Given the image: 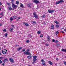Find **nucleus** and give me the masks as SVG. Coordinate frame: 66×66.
I'll list each match as a JSON object with an SVG mask.
<instances>
[{"mask_svg": "<svg viewBox=\"0 0 66 66\" xmlns=\"http://www.w3.org/2000/svg\"><path fill=\"white\" fill-rule=\"evenodd\" d=\"M13 18L14 19H16L17 18V16L15 15L13 16Z\"/></svg>", "mask_w": 66, "mask_h": 66, "instance_id": "obj_20", "label": "nucleus"}, {"mask_svg": "<svg viewBox=\"0 0 66 66\" xmlns=\"http://www.w3.org/2000/svg\"><path fill=\"white\" fill-rule=\"evenodd\" d=\"M40 37H43V34L41 35H40Z\"/></svg>", "mask_w": 66, "mask_h": 66, "instance_id": "obj_37", "label": "nucleus"}, {"mask_svg": "<svg viewBox=\"0 0 66 66\" xmlns=\"http://www.w3.org/2000/svg\"><path fill=\"white\" fill-rule=\"evenodd\" d=\"M47 41H50V37L49 36H48L47 37Z\"/></svg>", "mask_w": 66, "mask_h": 66, "instance_id": "obj_12", "label": "nucleus"}, {"mask_svg": "<svg viewBox=\"0 0 66 66\" xmlns=\"http://www.w3.org/2000/svg\"><path fill=\"white\" fill-rule=\"evenodd\" d=\"M18 18L19 19H20V17H18Z\"/></svg>", "mask_w": 66, "mask_h": 66, "instance_id": "obj_53", "label": "nucleus"}, {"mask_svg": "<svg viewBox=\"0 0 66 66\" xmlns=\"http://www.w3.org/2000/svg\"><path fill=\"white\" fill-rule=\"evenodd\" d=\"M20 7H22V8H23V7H24V6H23V4H22L21 3Z\"/></svg>", "mask_w": 66, "mask_h": 66, "instance_id": "obj_17", "label": "nucleus"}, {"mask_svg": "<svg viewBox=\"0 0 66 66\" xmlns=\"http://www.w3.org/2000/svg\"><path fill=\"white\" fill-rule=\"evenodd\" d=\"M0 5H2V3H1V2H0Z\"/></svg>", "mask_w": 66, "mask_h": 66, "instance_id": "obj_49", "label": "nucleus"}, {"mask_svg": "<svg viewBox=\"0 0 66 66\" xmlns=\"http://www.w3.org/2000/svg\"><path fill=\"white\" fill-rule=\"evenodd\" d=\"M52 41L53 42H55V40L54 39H52Z\"/></svg>", "mask_w": 66, "mask_h": 66, "instance_id": "obj_42", "label": "nucleus"}, {"mask_svg": "<svg viewBox=\"0 0 66 66\" xmlns=\"http://www.w3.org/2000/svg\"><path fill=\"white\" fill-rule=\"evenodd\" d=\"M2 63V61L1 60H0V64H1Z\"/></svg>", "mask_w": 66, "mask_h": 66, "instance_id": "obj_38", "label": "nucleus"}, {"mask_svg": "<svg viewBox=\"0 0 66 66\" xmlns=\"http://www.w3.org/2000/svg\"><path fill=\"white\" fill-rule=\"evenodd\" d=\"M22 47H20L19 48H18V51H19L20 50H21V49H22Z\"/></svg>", "mask_w": 66, "mask_h": 66, "instance_id": "obj_13", "label": "nucleus"}, {"mask_svg": "<svg viewBox=\"0 0 66 66\" xmlns=\"http://www.w3.org/2000/svg\"><path fill=\"white\" fill-rule=\"evenodd\" d=\"M56 28H59V25H56L55 26Z\"/></svg>", "mask_w": 66, "mask_h": 66, "instance_id": "obj_32", "label": "nucleus"}, {"mask_svg": "<svg viewBox=\"0 0 66 66\" xmlns=\"http://www.w3.org/2000/svg\"><path fill=\"white\" fill-rule=\"evenodd\" d=\"M26 51L28 52H29V51H30V49H28L26 50Z\"/></svg>", "mask_w": 66, "mask_h": 66, "instance_id": "obj_33", "label": "nucleus"}, {"mask_svg": "<svg viewBox=\"0 0 66 66\" xmlns=\"http://www.w3.org/2000/svg\"><path fill=\"white\" fill-rule=\"evenodd\" d=\"M45 45H46V46H49V45L48 44H46Z\"/></svg>", "mask_w": 66, "mask_h": 66, "instance_id": "obj_46", "label": "nucleus"}, {"mask_svg": "<svg viewBox=\"0 0 66 66\" xmlns=\"http://www.w3.org/2000/svg\"><path fill=\"white\" fill-rule=\"evenodd\" d=\"M7 4L9 6L10 5H11V4L9 3H7Z\"/></svg>", "mask_w": 66, "mask_h": 66, "instance_id": "obj_36", "label": "nucleus"}, {"mask_svg": "<svg viewBox=\"0 0 66 66\" xmlns=\"http://www.w3.org/2000/svg\"><path fill=\"white\" fill-rule=\"evenodd\" d=\"M8 9L9 11H11V10H12V8L11 7H8Z\"/></svg>", "mask_w": 66, "mask_h": 66, "instance_id": "obj_19", "label": "nucleus"}, {"mask_svg": "<svg viewBox=\"0 0 66 66\" xmlns=\"http://www.w3.org/2000/svg\"><path fill=\"white\" fill-rule=\"evenodd\" d=\"M14 1H15L14 0H11V2H12V4H13Z\"/></svg>", "mask_w": 66, "mask_h": 66, "instance_id": "obj_29", "label": "nucleus"}, {"mask_svg": "<svg viewBox=\"0 0 66 66\" xmlns=\"http://www.w3.org/2000/svg\"><path fill=\"white\" fill-rule=\"evenodd\" d=\"M42 44H45V43H44V42H43L42 43Z\"/></svg>", "mask_w": 66, "mask_h": 66, "instance_id": "obj_62", "label": "nucleus"}, {"mask_svg": "<svg viewBox=\"0 0 66 66\" xmlns=\"http://www.w3.org/2000/svg\"><path fill=\"white\" fill-rule=\"evenodd\" d=\"M6 50V52H7V50Z\"/></svg>", "mask_w": 66, "mask_h": 66, "instance_id": "obj_54", "label": "nucleus"}, {"mask_svg": "<svg viewBox=\"0 0 66 66\" xmlns=\"http://www.w3.org/2000/svg\"><path fill=\"white\" fill-rule=\"evenodd\" d=\"M9 60L11 63H13L14 62V60L11 58H10L9 59Z\"/></svg>", "mask_w": 66, "mask_h": 66, "instance_id": "obj_6", "label": "nucleus"}, {"mask_svg": "<svg viewBox=\"0 0 66 66\" xmlns=\"http://www.w3.org/2000/svg\"><path fill=\"white\" fill-rule=\"evenodd\" d=\"M51 29H54V25L53 24H52L51 27Z\"/></svg>", "mask_w": 66, "mask_h": 66, "instance_id": "obj_15", "label": "nucleus"}, {"mask_svg": "<svg viewBox=\"0 0 66 66\" xmlns=\"http://www.w3.org/2000/svg\"><path fill=\"white\" fill-rule=\"evenodd\" d=\"M1 8H0V11L1 10Z\"/></svg>", "mask_w": 66, "mask_h": 66, "instance_id": "obj_64", "label": "nucleus"}, {"mask_svg": "<svg viewBox=\"0 0 66 66\" xmlns=\"http://www.w3.org/2000/svg\"><path fill=\"white\" fill-rule=\"evenodd\" d=\"M26 51V50L25 49H23L22 50V51L23 52H24V51Z\"/></svg>", "mask_w": 66, "mask_h": 66, "instance_id": "obj_40", "label": "nucleus"}, {"mask_svg": "<svg viewBox=\"0 0 66 66\" xmlns=\"http://www.w3.org/2000/svg\"><path fill=\"white\" fill-rule=\"evenodd\" d=\"M37 56H33V62H32V64H35V63H36V61L37 60V59H36V58Z\"/></svg>", "mask_w": 66, "mask_h": 66, "instance_id": "obj_1", "label": "nucleus"}, {"mask_svg": "<svg viewBox=\"0 0 66 66\" xmlns=\"http://www.w3.org/2000/svg\"><path fill=\"white\" fill-rule=\"evenodd\" d=\"M45 62L42 63V65H46V64H45Z\"/></svg>", "mask_w": 66, "mask_h": 66, "instance_id": "obj_30", "label": "nucleus"}, {"mask_svg": "<svg viewBox=\"0 0 66 66\" xmlns=\"http://www.w3.org/2000/svg\"><path fill=\"white\" fill-rule=\"evenodd\" d=\"M28 65L29 66H31V65Z\"/></svg>", "mask_w": 66, "mask_h": 66, "instance_id": "obj_63", "label": "nucleus"}, {"mask_svg": "<svg viewBox=\"0 0 66 66\" xmlns=\"http://www.w3.org/2000/svg\"><path fill=\"white\" fill-rule=\"evenodd\" d=\"M59 2H60V3H62V2H64V1L63 0H60Z\"/></svg>", "mask_w": 66, "mask_h": 66, "instance_id": "obj_24", "label": "nucleus"}, {"mask_svg": "<svg viewBox=\"0 0 66 66\" xmlns=\"http://www.w3.org/2000/svg\"><path fill=\"white\" fill-rule=\"evenodd\" d=\"M32 23H35V21H32Z\"/></svg>", "mask_w": 66, "mask_h": 66, "instance_id": "obj_50", "label": "nucleus"}, {"mask_svg": "<svg viewBox=\"0 0 66 66\" xmlns=\"http://www.w3.org/2000/svg\"><path fill=\"white\" fill-rule=\"evenodd\" d=\"M42 17L43 18H44L46 17V16L45 15H43L42 16Z\"/></svg>", "mask_w": 66, "mask_h": 66, "instance_id": "obj_21", "label": "nucleus"}, {"mask_svg": "<svg viewBox=\"0 0 66 66\" xmlns=\"http://www.w3.org/2000/svg\"><path fill=\"white\" fill-rule=\"evenodd\" d=\"M61 51H63V52H66V49H64L63 48L61 50Z\"/></svg>", "mask_w": 66, "mask_h": 66, "instance_id": "obj_14", "label": "nucleus"}, {"mask_svg": "<svg viewBox=\"0 0 66 66\" xmlns=\"http://www.w3.org/2000/svg\"><path fill=\"white\" fill-rule=\"evenodd\" d=\"M32 57L31 55H29V56H27V58L29 59H30V58Z\"/></svg>", "mask_w": 66, "mask_h": 66, "instance_id": "obj_18", "label": "nucleus"}, {"mask_svg": "<svg viewBox=\"0 0 66 66\" xmlns=\"http://www.w3.org/2000/svg\"><path fill=\"white\" fill-rule=\"evenodd\" d=\"M54 22L55 23H56V24H59V22L56 20Z\"/></svg>", "mask_w": 66, "mask_h": 66, "instance_id": "obj_22", "label": "nucleus"}, {"mask_svg": "<svg viewBox=\"0 0 66 66\" xmlns=\"http://www.w3.org/2000/svg\"><path fill=\"white\" fill-rule=\"evenodd\" d=\"M19 19H16V20L18 21V20H19Z\"/></svg>", "mask_w": 66, "mask_h": 66, "instance_id": "obj_61", "label": "nucleus"}, {"mask_svg": "<svg viewBox=\"0 0 66 66\" xmlns=\"http://www.w3.org/2000/svg\"><path fill=\"white\" fill-rule=\"evenodd\" d=\"M64 31H65V32H66V29H64Z\"/></svg>", "mask_w": 66, "mask_h": 66, "instance_id": "obj_51", "label": "nucleus"}, {"mask_svg": "<svg viewBox=\"0 0 66 66\" xmlns=\"http://www.w3.org/2000/svg\"><path fill=\"white\" fill-rule=\"evenodd\" d=\"M12 6L13 8L12 10H15L16 8H17L18 7L17 5L14 4H12Z\"/></svg>", "mask_w": 66, "mask_h": 66, "instance_id": "obj_2", "label": "nucleus"}, {"mask_svg": "<svg viewBox=\"0 0 66 66\" xmlns=\"http://www.w3.org/2000/svg\"><path fill=\"white\" fill-rule=\"evenodd\" d=\"M56 61H58V60H59V59L58 58H56Z\"/></svg>", "mask_w": 66, "mask_h": 66, "instance_id": "obj_48", "label": "nucleus"}, {"mask_svg": "<svg viewBox=\"0 0 66 66\" xmlns=\"http://www.w3.org/2000/svg\"><path fill=\"white\" fill-rule=\"evenodd\" d=\"M23 24L25 25V26H29V25L28 24V23H26V22H23Z\"/></svg>", "mask_w": 66, "mask_h": 66, "instance_id": "obj_9", "label": "nucleus"}, {"mask_svg": "<svg viewBox=\"0 0 66 66\" xmlns=\"http://www.w3.org/2000/svg\"><path fill=\"white\" fill-rule=\"evenodd\" d=\"M27 43H30V41L29 40H27L26 41Z\"/></svg>", "mask_w": 66, "mask_h": 66, "instance_id": "obj_34", "label": "nucleus"}, {"mask_svg": "<svg viewBox=\"0 0 66 66\" xmlns=\"http://www.w3.org/2000/svg\"><path fill=\"white\" fill-rule=\"evenodd\" d=\"M31 5H32L31 4H29L28 5V7L29 8V9H30L31 7Z\"/></svg>", "mask_w": 66, "mask_h": 66, "instance_id": "obj_8", "label": "nucleus"}, {"mask_svg": "<svg viewBox=\"0 0 66 66\" xmlns=\"http://www.w3.org/2000/svg\"><path fill=\"white\" fill-rule=\"evenodd\" d=\"M41 62H42V63H45V61H44V60L43 59H42L41 60Z\"/></svg>", "mask_w": 66, "mask_h": 66, "instance_id": "obj_25", "label": "nucleus"}, {"mask_svg": "<svg viewBox=\"0 0 66 66\" xmlns=\"http://www.w3.org/2000/svg\"><path fill=\"white\" fill-rule=\"evenodd\" d=\"M16 4L18 5L19 4V2L18 1H16Z\"/></svg>", "mask_w": 66, "mask_h": 66, "instance_id": "obj_27", "label": "nucleus"}, {"mask_svg": "<svg viewBox=\"0 0 66 66\" xmlns=\"http://www.w3.org/2000/svg\"><path fill=\"white\" fill-rule=\"evenodd\" d=\"M3 31H4V32H6V29H5L4 30H3Z\"/></svg>", "mask_w": 66, "mask_h": 66, "instance_id": "obj_41", "label": "nucleus"}, {"mask_svg": "<svg viewBox=\"0 0 66 66\" xmlns=\"http://www.w3.org/2000/svg\"><path fill=\"white\" fill-rule=\"evenodd\" d=\"M55 65H56V66L57 65V63H55Z\"/></svg>", "mask_w": 66, "mask_h": 66, "instance_id": "obj_52", "label": "nucleus"}, {"mask_svg": "<svg viewBox=\"0 0 66 66\" xmlns=\"http://www.w3.org/2000/svg\"><path fill=\"white\" fill-rule=\"evenodd\" d=\"M33 2L35 3L36 4H38V3H40L39 1H38V0H35Z\"/></svg>", "mask_w": 66, "mask_h": 66, "instance_id": "obj_5", "label": "nucleus"}, {"mask_svg": "<svg viewBox=\"0 0 66 66\" xmlns=\"http://www.w3.org/2000/svg\"><path fill=\"white\" fill-rule=\"evenodd\" d=\"M2 59V57H0V59Z\"/></svg>", "mask_w": 66, "mask_h": 66, "instance_id": "obj_60", "label": "nucleus"}, {"mask_svg": "<svg viewBox=\"0 0 66 66\" xmlns=\"http://www.w3.org/2000/svg\"><path fill=\"white\" fill-rule=\"evenodd\" d=\"M13 30H14L13 28H10V31L11 32H12Z\"/></svg>", "mask_w": 66, "mask_h": 66, "instance_id": "obj_11", "label": "nucleus"}, {"mask_svg": "<svg viewBox=\"0 0 66 66\" xmlns=\"http://www.w3.org/2000/svg\"><path fill=\"white\" fill-rule=\"evenodd\" d=\"M48 11L49 13H53L54 12V10H48Z\"/></svg>", "mask_w": 66, "mask_h": 66, "instance_id": "obj_7", "label": "nucleus"}, {"mask_svg": "<svg viewBox=\"0 0 66 66\" xmlns=\"http://www.w3.org/2000/svg\"><path fill=\"white\" fill-rule=\"evenodd\" d=\"M48 63H49L50 65H53V63L52 62H51V61H49L48 62Z\"/></svg>", "mask_w": 66, "mask_h": 66, "instance_id": "obj_16", "label": "nucleus"}, {"mask_svg": "<svg viewBox=\"0 0 66 66\" xmlns=\"http://www.w3.org/2000/svg\"><path fill=\"white\" fill-rule=\"evenodd\" d=\"M0 15H2V16H4V15H3V12H2L1 13Z\"/></svg>", "mask_w": 66, "mask_h": 66, "instance_id": "obj_23", "label": "nucleus"}, {"mask_svg": "<svg viewBox=\"0 0 66 66\" xmlns=\"http://www.w3.org/2000/svg\"><path fill=\"white\" fill-rule=\"evenodd\" d=\"M2 26V24H0V26Z\"/></svg>", "mask_w": 66, "mask_h": 66, "instance_id": "obj_56", "label": "nucleus"}, {"mask_svg": "<svg viewBox=\"0 0 66 66\" xmlns=\"http://www.w3.org/2000/svg\"><path fill=\"white\" fill-rule=\"evenodd\" d=\"M37 33L39 34H40L41 33L40 32V31H38L37 32Z\"/></svg>", "mask_w": 66, "mask_h": 66, "instance_id": "obj_28", "label": "nucleus"}, {"mask_svg": "<svg viewBox=\"0 0 66 66\" xmlns=\"http://www.w3.org/2000/svg\"><path fill=\"white\" fill-rule=\"evenodd\" d=\"M33 14L34 15V17H35L36 19H38V15L36 14L35 12H34Z\"/></svg>", "mask_w": 66, "mask_h": 66, "instance_id": "obj_3", "label": "nucleus"}, {"mask_svg": "<svg viewBox=\"0 0 66 66\" xmlns=\"http://www.w3.org/2000/svg\"><path fill=\"white\" fill-rule=\"evenodd\" d=\"M58 42H59V41L57 40H56L55 41V43H58Z\"/></svg>", "mask_w": 66, "mask_h": 66, "instance_id": "obj_47", "label": "nucleus"}, {"mask_svg": "<svg viewBox=\"0 0 66 66\" xmlns=\"http://www.w3.org/2000/svg\"><path fill=\"white\" fill-rule=\"evenodd\" d=\"M59 32L58 31L56 32V35H57V34H59Z\"/></svg>", "mask_w": 66, "mask_h": 66, "instance_id": "obj_39", "label": "nucleus"}, {"mask_svg": "<svg viewBox=\"0 0 66 66\" xmlns=\"http://www.w3.org/2000/svg\"><path fill=\"white\" fill-rule=\"evenodd\" d=\"M59 3H60V1H59L58 2H57L56 3V4H59Z\"/></svg>", "mask_w": 66, "mask_h": 66, "instance_id": "obj_26", "label": "nucleus"}, {"mask_svg": "<svg viewBox=\"0 0 66 66\" xmlns=\"http://www.w3.org/2000/svg\"><path fill=\"white\" fill-rule=\"evenodd\" d=\"M7 35H8L7 34V33L5 35V37H7Z\"/></svg>", "mask_w": 66, "mask_h": 66, "instance_id": "obj_31", "label": "nucleus"}, {"mask_svg": "<svg viewBox=\"0 0 66 66\" xmlns=\"http://www.w3.org/2000/svg\"><path fill=\"white\" fill-rule=\"evenodd\" d=\"M64 64L65 65H66V61L64 62Z\"/></svg>", "mask_w": 66, "mask_h": 66, "instance_id": "obj_43", "label": "nucleus"}, {"mask_svg": "<svg viewBox=\"0 0 66 66\" xmlns=\"http://www.w3.org/2000/svg\"><path fill=\"white\" fill-rule=\"evenodd\" d=\"M4 52H5V54H6V52L4 51Z\"/></svg>", "mask_w": 66, "mask_h": 66, "instance_id": "obj_57", "label": "nucleus"}, {"mask_svg": "<svg viewBox=\"0 0 66 66\" xmlns=\"http://www.w3.org/2000/svg\"><path fill=\"white\" fill-rule=\"evenodd\" d=\"M62 33H64V31H62Z\"/></svg>", "mask_w": 66, "mask_h": 66, "instance_id": "obj_59", "label": "nucleus"}, {"mask_svg": "<svg viewBox=\"0 0 66 66\" xmlns=\"http://www.w3.org/2000/svg\"><path fill=\"white\" fill-rule=\"evenodd\" d=\"M11 27H12L13 28H14V25H13L11 26Z\"/></svg>", "mask_w": 66, "mask_h": 66, "instance_id": "obj_44", "label": "nucleus"}, {"mask_svg": "<svg viewBox=\"0 0 66 66\" xmlns=\"http://www.w3.org/2000/svg\"><path fill=\"white\" fill-rule=\"evenodd\" d=\"M10 20H11L12 21V20H13V18L11 17L10 18Z\"/></svg>", "mask_w": 66, "mask_h": 66, "instance_id": "obj_35", "label": "nucleus"}, {"mask_svg": "<svg viewBox=\"0 0 66 66\" xmlns=\"http://www.w3.org/2000/svg\"><path fill=\"white\" fill-rule=\"evenodd\" d=\"M0 55H2V54H1V52H0Z\"/></svg>", "mask_w": 66, "mask_h": 66, "instance_id": "obj_58", "label": "nucleus"}, {"mask_svg": "<svg viewBox=\"0 0 66 66\" xmlns=\"http://www.w3.org/2000/svg\"><path fill=\"white\" fill-rule=\"evenodd\" d=\"M8 61V59L7 58L3 60L4 63H5V62H7Z\"/></svg>", "mask_w": 66, "mask_h": 66, "instance_id": "obj_10", "label": "nucleus"}, {"mask_svg": "<svg viewBox=\"0 0 66 66\" xmlns=\"http://www.w3.org/2000/svg\"><path fill=\"white\" fill-rule=\"evenodd\" d=\"M2 52L3 53V54H5V53H4V51H3L2 50Z\"/></svg>", "mask_w": 66, "mask_h": 66, "instance_id": "obj_45", "label": "nucleus"}, {"mask_svg": "<svg viewBox=\"0 0 66 66\" xmlns=\"http://www.w3.org/2000/svg\"><path fill=\"white\" fill-rule=\"evenodd\" d=\"M2 65H3V66H4V63H3Z\"/></svg>", "mask_w": 66, "mask_h": 66, "instance_id": "obj_55", "label": "nucleus"}, {"mask_svg": "<svg viewBox=\"0 0 66 66\" xmlns=\"http://www.w3.org/2000/svg\"><path fill=\"white\" fill-rule=\"evenodd\" d=\"M24 54L26 55H31V53L25 51L24 52Z\"/></svg>", "mask_w": 66, "mask_h": 66, "instance_id": "obj_4", "label": "nucleus"}]
</instances>
